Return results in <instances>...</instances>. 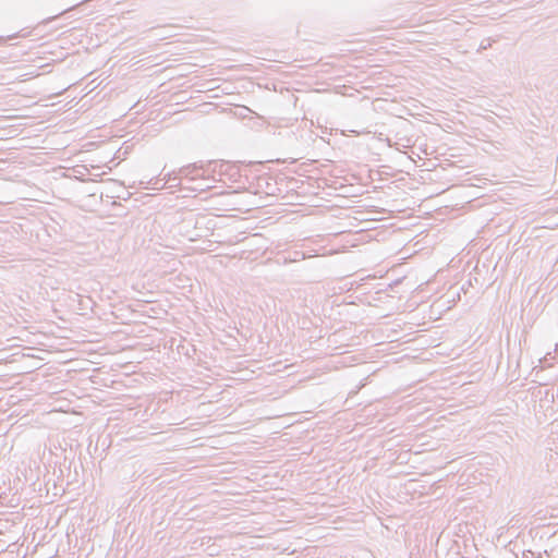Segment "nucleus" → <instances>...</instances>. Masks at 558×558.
I'll use <instances>...</instances> for the list:
<instances>
[{
	"instance_id": "2",
	"label": "nucleus",
	"mask_w": 558,
	"mask_h": 558,
	"mask_svg": "<svg viewBox=\"0 0 558 558\" xmlns=\"http://www.w3.org/2000/svg\"><path fill=\"white\" fill-rule=\"evenodd\" d=\"M172 174H173V173H168V174H166L165 179L167 178V182H171L172 180H173V181H175V180H178V179H179L177 174H175V175H173V177H172Z\"/></svg>"
},
{
	"instance_id": "1",
	"label": "nucleus",
	"mask_w": 558,
	"mask_h": 558,
	"mask_svg": "<svg viewBox=\"0 0 558 558\" xmlns=\"http://www.w3.org/2000/svg\"><path fill=\"white\" fill-rule=\"evenodd\" d=\"M211 165L213 162H209L206 166H198L197 163L183 166L179 169L178 174L184 178H189L190 180H195L199 177H203L205 172H208Z\"/></svg>"
}]
</instances>
